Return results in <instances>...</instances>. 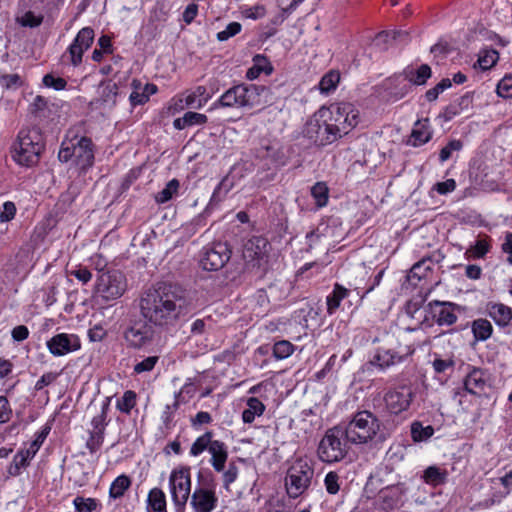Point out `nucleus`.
Masks as SVG:
<instances>
[{
  "mask_svg": "<svg viewBox=\"0 0 512 512\" xmlns=\"http://www.w3.org/2000/svg\"><path fill=\"white\" fill-rule=\"evenodd\" d=\"M490 245L486 239H479L475 245L471 246L467 253H470L474 258H482L489 251Z\"/></svg>",
  "mask_w": 512,
  "mask_h": 512,
  "instance_id": "a18cd8bd",
  "label": "nucleus"
},
{
  "mask_svg": "<svg viewBox=\"0 0 512 512\" xmlns=\"http://www.w3.org/2000/svg\"><path fill=\"white\" fill-rule=\"evenodd\" d=\"M294 351V346L287 340H281L274 344L273 355L276 359H285Z\"/></svg>",
  "mask_w": 512,
  "mask_h": 512,
  "instance_id": "ea45409f",
  "label": "nucleus"
},
{
  "mask_svg": "<svg viewBox=\"0 0 512 512\" xmlns=\"http://www.w3.org/2000/svg\"><path fill=\"white\" fill-rule=\"evenodd\" d=\"M414 349L411 347H406L405 351L402 353L400 351H395L392 349L380 350L375 356L372 363H376L381 368L389 367L402 361L405 357L413 354Z\"/></svg>",
  "mask_w": 512,
  "mask_h": 512,
  "instance_id": "a211bd4d",
  "label": "nucleus"
},
{
  "mask_svg": "<svg viewBox=\"0 0 512 512\" xmlns=\"http://www.w3.org/2000/svg\"><path fill=\"white\" fill-rule=\"evenodd\" d=\"M47 434H48V430L47 429H45L41 433H39L37 435L36 439L31 443L30 447L26 451L29 452V454L34 457V455L37 453V451L39 450L40 446L44 442Z\"/></svg>",
  "mask_w": 512,
  "mask_h": 512,
  "instance_id": "e2e57ef3",
  "label": "nucleus"
},
{
  "mask_svg": "<svg viewBox=\"0 0 512 512\" xmlns=\"http://www.w3.org/2000/svg\"><path fill=\"white\" fill-rule=\"evenodd\" d=\"M338 481H339V475L336 472L331 471L326 475L324 483H325L326 490L329 494L335 495L338 493V491L340 489Z\"/></svg>",
  "mask_w": 512,
  "mask_h": 512,
  "instance_id": "3c124183",
  "label": "nucleus"
},
{
  "mask_svg": "<svg viewBox=\"0 0 512 512\" xmlns=\"http://www.w3.org/2000/svg\"><path fill=\"white\" fill-rule=\"evenodd\" d=\"M497 93L502 98L512 97V76H505L498 83Z\"/></svg>",
  "mask_w": 512,
  "mask_h": 512,
  "instance_id": "603ef678",
  "label": "nucleus"
},
{
  "mask_svg": "<svg viewBox=\"0 0 512 512\" xmlns=\"http://www.w3.org/2000/svg\"><path fill=\"white\" fill-rule=\"evenodd\" d=\"M492 325L486 319H477L472 324V331L476 340L485 341L492 334Z\"/></svg>",
  "mask_w": 512,
  "mask_h": 512,
  "instance_id": "72a5a7b5",
  "label": "nucleus"
},
{
  "mask_svg": "<svg viewBox=\"0 0 512 512\" xmlns=\"http://www.w3.org/2000/svg\"><path fill=\"white\" fill-rule=\"evenodd\" d=\"M359 123V111L351 103L332 110L320 108L306 122L303 135L317 146H326L347 135Z\"/></svg>",
  "mask_w": 512,
  "mask_h": 512,
  "instance_id": "f257e3e1",
  "label": "nucleus"
},
{
  "mask_svg": "<svg viewBox=\"0 0 512 512\" xmlns=\"http://www.w3.org/2000/svg\"><path fill=\"white\" fill-rule=\"evenodd\" d=\"M94 35V30L91 27H84L78 32L68 49L74 66H78L82 62L83 53L90 48Z\"/></svg>",
  "mask_w": 512,
  "mask_h": 512,
  "instance_id": "2eb2a0df",
  "label": "nucleus"
},
{
  "mask_svg": "<svg viewBox=\"0 0 512 512\" xmlns=\"http://www.w3.org/2000/svg\"><path fill=\"white\" fill-rule=\"evenodd\" d=\"M381 428V421L368 410L356 412L343 427L347 441L355 445L368 444L374 441L383 442L385 435Z\"/></svg>",
  "mask_w": 512,
  "mask_h": 512,
  "instance_id": "7ed1b4c3",
  "label": "nucleus"
},
{
  "mask_svg": "<svg viewBox=\"0 0 512 512\" xmlns=\"http://www.w3.org/2000/svg\"><path fill=\"white\" fill-rule=\"evenodd\" d=\"M413 393L409 387L402 386L386 393L384 400L387 408L393 414H399L409 408Z\"/></svg>",
  "mask_w": 512,
  "mask_h": 512,
  "instance_id": "4468645a",
  "label": "nucleus"
},
{
  "mask_svg": "<svg viewBox=\"0 0 512 512\" xmlns=\"http://www.w3.org/2000/svg\"><path fill=\"white\" fill-rule=\"evenodd\" d=\"M499 59V54L496 50L485 51L478 59V63L483 70H487L494 66Z\"/></svg>",
  "mask_w": 512,
  "mask_h": 512,
  "instance_id": "c03bdc74",
  "label": "nucleus"
},
{
  "mask_svg": "<svg viewBox=\"0 0 512 512\" xmlns=\"http://www.w3.org/2000/svg\"><path fill=\"white\" fill-rule=\"evenodd\" d=\"M104 435L91 432L89 439L87 440L86 446L91 453L97 451L102 444Z\"/></svg>",
  "mask_w": 512,
  "mask_h": 512,
  "instance_id": "680f3d73",
  "label": "nucleus"
},
{
  "mask_svg": "<svg viewBox=\"0 0 512 512\" xmlns=\"http://www.w3.org/2000/svg\"><path fill=\"white\" fill-rule=\"evenodd\" d=\"M43 84L47 87H52L55 90H63L65 89L67 82L64 78H56L52 74H46L43 77Z\"/></svg>",
  "mask_w": 512,
  "mask_h": 512,
  "instance_id": "5fc2aeb1",
  "label": "nucleus"
},
{
  "mask_svg": "<svg viewBox=\"0 0 512 512\" xmlns=\"http://www.w3.org/2000/svg\"><path fill=\"white\" fill-rule=\"evenodd\" d=\"M447 471L436 466H429L423 474L424 481L432 486H439L446 482Z\"/></svg>",
  "mask_w": 512,
  "mask_h": 512,
  "instance_id": "cd10ccee",
  "label": "nucleus"
},
{
  "mask_svg": "<svg viewBox=\"0 0 512 512\" xmlns=\"http://www.w3.org/2000/svg\"><path fill=\"white\" fill-rule=\"evenodd\" d=\"M265 410L264 404L256 397L247 400V408L242 413L244 423H252L255 416H261Z\"/></svg>",
  "mask_w": 512,
  "mask_h": 512,
  "instance_id": "a878e982",
  "label": "nucleus"
},
{
  "mask_svg": "<svg viewBox=\"0 0 512 512\" xmlns=\"http://www.w3.org/2000/svg\"><path fill=\"white\" fill-rule=\"evenodd\" d=\"M29 335L28 328L24 325L16 326L12 330V337L15 341H23L25 340Z\"/></svg>",
  "mask_w": 512,
  "mask_h": 512,
  "instance_id": "338daca9",
  "label": "nucleus"
},
{
  "mask_svg": "<svg viewBox=\"0 0 512 512\" xmlns=\"http://www.w3.org/2000/svg\"><path fill=\"white\" fill-rule=\"evenodd\" d=\"M340 80V75L338 72L330 71L327 74H325L320 83L319 88L321 92L323 93H329L332 90L336 88V85L338 84Z\"/></svg>",
  "mask_w": 512,
  "mask_h": 512,
  "instance_id": "58836bf2",
  "label": "nucleus"
},
{
  "mask_svg": "<svg viewBox=\"0 0 512 512\" xmlns=\"http://www.w3.org/2000/svg\"><path fill=\"white\" fill-rule=\"evenodd\" d=\"M130 486L131 479L127 475H120L112 482L109 495L114 499L120 498Z\"/></svg>",
  "mask_w": 512,
  "mask_h": 512,
  "instance_id": "473e14b6",
  "label": "nucleus"
},
{
  "mask_svg": "<svg viewBox=\"0 0 512 512\" xmlns=\"http://www.w3.org/2000/svg\"><path fill=\"white\" fill-rule=\"evenodd\" d=\"M148 506L154 512H167L166 509V497L164 492L160 488H153L148 494Z\"/></svg>",
  "mask_w": 512,
  "mask_h": 512,
  "instance_id": "c756f323",
  "label": "nucleus"
},
{
  "mask_svg": "<svg viewBox=\"0 0 512 512\" xmlns=\"http://www.w3.org/2000/svg\"><path fill=\"white\" fill-rule=\"evenodd\" d=\"M56 378H57V374L52 373V372L42 375V377L36 382L35 389L37 391L43 389L45 386H48L51 383H53L56 380Z\"/></svg>",
  "mask_w": 512,
  "mask_h": 512,
  "instance_id": "0e129e2a",
  "label": "nucleus"
},
{
  "mask_svg": "<svg viewBox=\"0 0 512 512\" xmlns=\"http://www.w3.org/2000/svg\"><path fill=\"white\" fill-rule=\"evenodd\" d=\"M172 499L179 509L186 505L191 492V479L189 468L174 470L169 478Z\"/></svg>",
  "mask_w": 512,
  "mask_h": 512,
  "instance_id": "9b49d317",
  "label": "nucleus"
},
{
  "mask_svg": "<svg viewBox=\"0 0 512 512\" xmlns=\"http://www.w3.org/2000/svg\"><path fill=\"white\" fill-rule=\"evenodd\" d=\"M433 433L434 428L431 425L424 427L419 421H415L411 424V437L415 442L427 440Z\"/></svg>",
  "mask_w": 512,
  "mask_h": 512,
  "instance_id": "c9c22d12",
  "label": "nucleus"
},
{
  "mask_svg": "<svg viewBox=\"0 0 512 512\" xmlns=\"http://www.w3.org/2000/svg\"><path fill=\"white\" fill-rule=\"evenodd\" d=\"M432 137V132L429 130V119L423 121L418 120L411 132L410 142L413 146H419L427 143Z\"/></svg>",
  "mask_w": 512,
  "mask_h": 512,
  "instance_id": "5701e85b",
  "label": "nucleus"
},
{
  "mask_svg": "<svg viewBox=\"0 0 512 512\" xmlns=\"http://www.w3.org/2000/svg\"><path fill=\"white\" fill-rule=\"evenodd\" d=\"M217 503L214 479L203 478L199 474V484L192 493L190 501L194 512H211L216 508Z\"/></svg>",
  "mask_w": 512,
  "mask_h": 512,
  "instance_id": "6e6552de",
  "label": "nucleus"
},
{
  "mask_svg": "<svg viewBox=\"0 0 512 512\" xmlns=\"http://www.w3.org/2000/svg\"><path fill=\"white\" fill-rule=\"evenodd\" d=\"M241 31V24L238 22H231L227 25L226 29L217 34L219 41H226L230 37L235 36Z\"/></svg>",
  "mask_w": 512,
  "mask_h": 512,
  "instance_id": "864d4df0",
  "label": "nucleus"
},
{
  "mask_svg": "<svg viewBox=\"0 0 512 512\" xmlns=\"http://www.w3.org/2000/svg\"><path fill=\"white\" fill-rule=\"evenodd\" d=\"M408 32L406 31H382L377 34L375 38V42L377 45L381 44H389L396 41H407L408 39Z\"/></svg>",
  "mask_w": 512,
  "mask_h": 512,
  "instance_id": "2f4dec72",
  "label": "nucleus"
},
{
  "mask_svg": "<svg viewBox=\"0 0 512 512\" xmlns=\"http://www.w3.org/2000/svg\"><path fill=\"white\" fill-rule=\"evenodd\" d=\"M43 149L44 142L38 128L21 130L18 142L14 144L13 158L22 166H33L38 163Z\"/></svg>",
  "mask_w": 512,
  "mask_h": 512,
  "instance_id": "20e7f679",
  "label": "nucleus"
},
{
  "mask_svg": "<svg viewBox=\"0 0 512 512\" xmlns=\"http://www.w3.org/2000/svg\"><path fill=\"white\" fill-rule=\"evenodd\" d=\"M126 290V280L118 271L102 272L96 283V292L105 300H115Z\"/></svg>",
  "mask_w": 512,
  "mask_h": 512,
  "instance_id": "9d476101",
  "label": "nucleus"
},
{
  "mask_svg": "<svg viewBox=\"0 0 512 512\" xmlns=\"http://www.w3.org/2000/svg\"><path fill=\"white\" fill-rule=\"evenodd\" d=\"M451 85L452 81L449 78H443L437 85L426 91L425 97L427 101H435L438 98L439 94L442 93L447 88L451 87Z\"/></svg>",
  "mask_w": 512,
  "mask_h": 512,
  "instance_id": "79ce46f5",
  "label": "nucleus"
},
{
  "mask_svg": "<svg viewBox=\"0 0 512 512\" xmlns=\"http://www.w3.org/2000/svg\"><path fill=\"white\" fill-rule=\"evenodd\" d=\"M267 88L262 85L239 84L229 88L218 100L221 107H249L260 105V96Z\"/></svg>",
  "mask_w": 512,
  "mask_h": 512,
  "instance_id": "39448f33",
  "label": "nucleus"
},
{
  "mask_svg": "<svg viewBox=\"0 0 512 512\" xmlns=\"http://www.w3.org/2000/svg\"><path fill=\"white\" fill-rule=\"evenodd\" d=\"M33 456L26 450L19 451L13 458L12 463L8 467V473L11 476H17L21 473V470L29 465V460Z\"/></svg>",
  "mask_w": 512,
  "mask_h": 512,
  "instance_id": "7c9ffc66",
  "label": "nucleus"
},
{
  "mask_svg": "<svg viewBox=\"0 0 512 512\" xmlns=\"http://www.w3.org/2000/svg\"><path fill=\"white\" fill-rule=\"evenodd\" d=\"M208 451L211 454V465L215 471H224L225 463L228 458V452L225 444L219 440H214Z\"/></svg>",
  "mask_w": 512,
  "mask_h": 512,
  "instance_id": "412c9836",
  "label": "nucleus"
},
{
  "mask_svg": "<svg viewBox=\"0 0 512 512\" xmlns=\"http://www.w3.org/2000/svg\"><path fill=\"white\" fill-rule=\"evenodd\" d=\"M488 313L499 326L508 325L512 319V309L501 303L489 304Z\"/></svg>",
  "mask_w": 512,
  "mask_h": 512,
  "instance_id": "b1692460",
  "label": "nucleus"
},
{
  "mask_svg": "<svg viewBox=\"0 0 512 512\" xmlns=\"http://www.w3.org/2000/svg\"><path fill=\"white\" fill-rule=\"evenodd\" d=\"M486 387L485 373L480 368L473 367L464 380L465 390L473 395H480Z\"/></svg>",
  "mask_w": 512,
  "mask_h": 512,
  "instance_id": "6ab92c4d",
  "label": "nucleus"
},
{
  "mask_svg": "<svg viewBox=\"0 0 512 512\" xmlns=\"http://www.w3.org/2000/svg\"><path fill=\"white\" fill-rule=\"evenodd\" d=\"M16 213V207L13 202H5L3 205V211L0 213V220L2 222L10 221L14 218Z\"/></svg>",
  "mask_w": 512,
  "mask_h": 512,
  "instance_id": "052dcab7",
  "label": "nucleus"
},
{
  "mask_svg": "<svg viewBox=\"0 0 512 512\" xmlns=\"http://www.w3.org/2000/svg\"><path fill=\"white\" fill-rule=\"evenodd\" d=\"M179 181L177 179L170 180L164 189L157 193L155 199L158 203H165L172 199L173 195L178 191Z\"/></svg>",
  "mask_w": 512,
  "mask_h": 512,
  "instance_id": "4c0bfd02",
  "label": "nucleus"
},
{
  "mask_svg": "<svg viewBox=\"0 0 512 512\" xmlns=\"http://www.w3.org/2000/svg\"><path fill=\"white\" fill-rule=\"evenodd\" d=\"M431 75L432 70L427 64L420 65L416 70L409 68L404 70L405 79L418 86L424 85Z\"/></svg>",
  "mask_w": 512,
  "mask_h": 512,
  "instance_id": "393cba45",
  "label": "nucleus"
},
{
  "mask_svg": "<svg viewBox=\"0 0 512 512\" xmlns=\"http://www.w3.org/2000/svg\"><path fill=\"white\" fill-rule=\"evenodd\" d=\"M311 195L315 199L317 207L327 205L329 199V188L325 182H317L311 188Z\"/></svg>",
  "mask_w": 512,
  "mask_h": 512,
  "instance_id": "f704fd0d",
  "label": "nucleus"
},
{
  "mask_svg": "<svg viewBox=\"0 0 512 512\" xmlns=\"http://www.w3.org/2000/svg\"><path fill=\"white\" fill-rule=\"evenodd\" d=\"M349 295V290L336 283L331 295L327 297V312L331 315L340 306L341 301Z\"/></svg>",
  "mask_w": 512,
  "mask_h": 512,
  "instance_id": "bb28decb",
  "label": "nucleus"
},
{
  "mask_svg": "<svg viewBox=\"0 0 512 512\" xmlns=\"http://www.w3.org/2000/svg\"><path fill=\"white\" fill-rule=\"evenodd\" d=\"M238 477V467L235 462H230L226 471L223 472V487L229 491L230 485Z\"/></svg>",
  "mask_w": 512,
  "mask_h": 512,
  "instance_id": "49530a36",
  "label": "nucleus"
},
{
  "mask_svg": "<svg viewBox=\"0 0 512 512\" xmlns=\"http://www.w3.org/2000/svg\"><path fill=\"white\" fill-rule=\"evenodd\" d=\"M107 410H108V404H104L102 406L101 414L98 415V416H95L92 419V425H93V428H94V430L92 432L104 435L105 419H106V416H107Z\"/></svg>",
  "mask_w": 512,
  "mask_h": 512,
  "instance_id": "8fccbe9b",
  "label": "nucleus"
},
{
  "mask_svg": "<svg viewBox=\"0 0 512 512\" xmlns=\"http://www.w3.org/2000/svg\"><path fill=\"white\" fill-rule=\"evenodd\" d=\"M12 417V409L6 397L0 396V423L8 422Z\"/></svg>",
  "mask_w": 512,
  "mask_h": 512,
  "instance_id": "4d7b16f0",
  "label": "nucleus"
},
{
  "mask_svg": "<svg viewBox=\"0 0 512 512\" xmlns=\"http://www.w3.org/2000/svg\"><path fill=\"white\" fill-rule=\"evenodd\" d=\"M314 470L306 462H298L289 470L286 477V489L291 498H297L309 487Z\"/></svg>",
  "mask_w": 512,
  "mask_h": 512,
  "instance_id": "1a4fd4ad",
  "label": "nucleus"
},
{
  "mask_svg": "<svg viewBox=\"0 0 512 512\" xmlns=\"http://www.w3.org/2000/svg\"><path fill=\"white\" fill-rule=\"evenodd\" d=\"M198 12V6L194 3L189 4L184 13H183V19L186 23H191L194 18L196 17Z\"/></svg>",
  "mask_w": 512,
  "mask_h": 512,
  "instance_id": "774afa93",
  "label": "nucleus"
},
{
  "mask_svg": "<svg viewBox=\"0 0 512 512\" xmlns=\"http://www.w3.org/2000/svg\"><path fill=\"white\" fill-rule=\"evenodd\" d=\"M69 273H70V275L76 277L83 284H86L92 278L91 272L86 267H82V266H79L76 269L71 270Z\"/></svg>",
  "mask_w": 512,
  "mask_h": 512,
  "instance_id": "bf43d9fd",
  "label": "nucleus"
},
{
  "mask_svg": "<svg viewBox=\"0 0 512 512\" xmlns=\"http://www.w3.org/2000/svg\"><path fill=\"white\" fill-rule=\"evenodd\" d=\"M47 347L53 355L62 356L78 350L80 341L76 335L60 333L47 342Z\"/></svg>",
  "mask_w": 512,
  "mask_h": 512,
  "instance_id": "dca6fc26",
  "label": "nucleus"
},
{
  "mask_svg": "<svg viewBox=\"0 0 512 512\" xmlns=\"http://www.w3.org/2000/svg\"><path fill=\"white\" fill-rule=\"evenodd\" d=\"M76 163L81 169H87L93 165L94 150L92 140L88 137H82L74 146Z\"/></svg>",
  "mask_w": 512,
  "mask_h": 512,
  "instance_id": "f3484780",
  "label": "nucleus"
},
{
  "mask_svg": "<svg viewBox=\"0 0 512 512\" xmlns=\"http://www.w3.org/2000/svg\"><path fill=\"white\" fill-rule=\"evenodd\" d=\"M136 404V393L132 390L124 392L122 398L118 401L117 407L124 413H130Z\"/></svg>",
  "mask_w": 512,
  "mask_h": 512,
  "instance_id": "a19ab883",
  "label": "nucleus"
},
{
  "mask_svg": "<svg viewBox=\"0 0 512 512\" xmlns=\"http://www.w3.org/2000/svg\"><path fill=\"white\" fill-rule=\"evenodd\" d=\"M212 437H213V433L211 431H207L202 436L198 437L191 446V449H190L191 455L198 456L206 449L209 450L211 443H213V441H214V440H212Z\"/></svg>",
  "mask_w": 512,
  "mask_h": 512,
  "instance_id": "e433bc0d",
  "label": "nucleus"
},
{
  "mask_svg": "<svg viewBox=\"0 0 512 512\" xmlns=\"http://www.w3.org/2000/svg\"><path fill=\"white\" fill-rule=\"evenodd\" d=\"M346 432L341 425L326 431L318 446V456L321 461L334 463L341 461L347 454L346 444L341 441Z\"/></svg>",
  "mask_w": 512,
  "mask_h": 512,
  "instance_id": "0eeeda50",
  "label": "nucleus"
},
{
  "mask_svg": "<svg viewBox=\"0 0 512 512\" xmlns=\"http://www.w3.org/2000/svg\"><path fill=\"white\" fill-rule=\"evenodd\" d=\"M43 22V16H36L33 12L28 11L26 12L22 19H21V25L25 27H38Z\"/></svg>",
  "mask_w": 512,
  "mask_h": 512,
  "instance_id": "6e6d98bb",
  "label": "nucleus"
},
{
  "mask_svg": "<svg viewBox=\"0 0 512 512\" xmlns=\"http://www.w3.org/2000/svg\"><path fill=\"white\" fill-rule=\"evenodd\" d=\"M186 304V290L176 284L158 283L143 292L139 305L150 324L168 327L177 321Z\"/></svg>",
  "mask_w": 512,
  "mask_h": 512,
  "instance_id": "f03ea898",
  "label": "nucleus"
},
{
  "mask_svg": "<svg viewBox=\"0 0 512 512\" xmlns=\"http://www.w3.org/2000/svg\"><path fill=\"white\" fill-rule=\"evenodd\" d=\"M184 116H185V121L188 124V127L195 125V124H198V125L205 124L207 122V116L204 114L197 113V112H191V111L186 112L184 114Z\"/></svg>",
  "mask_w": 512,
  "mask_h": 512,
  "instance_id": "13d9d810",
  "label": "nucleus"
},
{
  "mask_svg": "<svg viewBox=\"0 0 512 512\" xmlns=\"http://www.w3.org/2000/svg\"><path fill=\"white\" fill-rule=\"evenodd\" d=\"M153 326L145 319L132 322L124 331L128 347L140 349L152 343L155 335Z\"/></svg>",
  "mask_w": 512,
  "mask_h": 512,
  "instance_id": "f8f14e48",
  "label": "nucleus"
},
{
  "mask_svg": "<svg viewBox=\"0 0 512 512\" xmlns=\"http://www.w3.org/2000/svg\"><path fill=\"white\" fill-rule=\"evenodd\" d=\"M158 361H159L158 356H149L134 366V369H133L134 373L141 374L144 372H149V371L153 370V368L155 367V365Z\"/></svg>",
  "mask_w": 512,
  "mask_h": 512,
  "instance_id": "09e8293b",
  "label": "nucleus"
},
{
  "mask_svg": "<svg viewBox=\"0 0 512 512\" xmlns=\"http://www.w3.org/2000/svg\"><path fill=\"white\" fill-rule=\"evenodd\" d=\"M473 96L466 93L454 102L450 103L444 110L443 117L445 121H450L453 117L464 111H469L472 107Z\"/></svg>",
  "mask_w": 512,
  "mask_h": 512,
  "instance_id": "aec40b11",
  "label": "nucleus"
},
{
  "mask_svg": "<svg viewBox=\"0 0 512 512\" xmlns=\"http://www.w3.org/2000/svg\"><path fill=\"white\" fill-rule=\"evenodd\" d=\"M455 187H456V183H455L454 179H448L444 182H438L435 185L436 191L440 194H446L448 192H451L455 189Z\"/></svg>",
  "mask_w": 512,
  "mask_h": 512,
  "instance_id": "69168bd1",
  "label": "nucleus"
},
{
  "mask_svg": "<svg viewBox=\"0 0 512 512\" xmlns=\"http://www.w3.org/2000/svg\"><path fill=\"white\" fill-rule=\"evenodd\" d=\"M74 505L77 512H93L97 507L95 499L83 497H76Z\"/></svg>",
  "mask_w": 512,
  "mask_h": 512,
  "instance_id": "37998d69",
  "label": "nucleus"
},
{
  "mask_svg": "<svg viewBox=\"0 0 512 512\" xmlns=\"http://www.w3.org/2000/svg\"><path fill=\"white\" fill-rule=\"evenodd\" d=\"M270 244L262 236H253L244 245L243 258L245 270L255 276L262 277L268 262Z\"/></svg>",
  "mask_w": 512,
  "mask_h": 512,
  "instance_id": "423d86ee",
  "label": "nucleus"
},
{
  "mask_svg": "<svg viewBox=\"0 0 512 512\" xmlns=\"http://www.w3.org/2000/svg\"><path fill=\"white\" fill-rule=\"evenodd\" d=\"M462 147H463V144L460 140L449 141L448 144L440 150V153H439L440 161L444 162V161L448 160L451 157L453 151H459L462 149Z\"/></svg>",
  "mask_w": 512,
  "mask_h": 512,
  "instance_id": "de8ad7c7",
  "label": "nucleus"
},
{
  "mask_svg": "<svg viewBox=\"0 0 512 512\" xmlns=\"http://www.w3.org/2000/svg\"><path fill=\"white\" fill-rule=\"evenodd\" d=\"M231 258V250L226 243H214L204 252L200 263L203 269L208 271H217Z\"/></svg>",
  "mask_w": 512,
  "mask_h": 512,
  "instance_id": "ddd939ff",
  "label": "nucleus"
},
{
  "mask_svg": "<svg viewBox=\"0 0 512 512\" xmlns=\"http://www.w3.org/2000/svg\"><path fill=\"white\" fill-rule=\"evenodd\" d=\"M430 307H440L438 313L434 314L438 325H452L456 322L457 316L453 312L454 304L449 302L433 301L429 303Z\"/></svg>",
  "mask_w": 512,
  "mask_h": 512,
  "instance_id": "4be33fe9",
  "label": "nucleus"
},
{
  "mask_svg": "<svg viewBox=\"0 0 512 512\" xmlns=\"http://www.w3.org/2000/svg\"><path fill=\"white\" fill-rule=\"evenodd\" d=\"M262 72L270 74L272 72V66L268 63L266 57L256 55L254 57V65L248 69L246 77L250 80L256 79Z\"/></svg>",
  "mask_w": 512,
  "mask_h": 512,
  "instance_id": "c85d7f7f",
  "label": "nucleus"
}]
</instances>
